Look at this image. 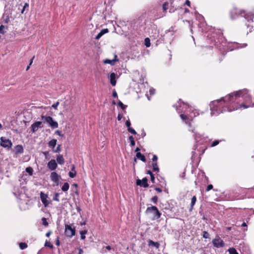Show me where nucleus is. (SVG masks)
<instances>
[{"label":"nucleus","mask_w":254,"mask_h":254,"mask_svg":"<svg viewBox=\"0 0 254 254\" xmlns=\"http://www.w3.org/2000/svg\"><path fill=\"white\" fill-rule=\"evenodd\" d=\"M241 95L243 97L244 99L246 101H250L251 100L252 97L248 94V90L246 89H244L242 90H239L236 93H232L229 94L228 96L225 97V98H222L220 100H218L217 102L223 100L224 102L231 101L232 98L234 97V96L240 97Z\"/></svg>","instance_id":"nucleus-1"},{"label":"nucleus","mask_w":254,"mask_h":254,"mask_svg":"<svg viewBox=\"0 0 254 254\" xmlns=\"http://www.w3.org/2000/svg\"><path fill=\"white\" fill-rule=\"evenodd\" d=\"M145 213L148 215L151 216L152 220L159 218L161 215L157 207L155 206L148 207L146 209Z\"/></svg>","instance_id":"nucleus-2"},{"label":"nucleus","mask_w":254,"mask_h":254,"mask_svg":"<svg viewBox=\"0 0 254 254\" xmlns=\"http://www.w3.org/2000/svg\"><path fill=\"white\" fill-rule=\"evenodd\" d=\"M41 119L44 122L47 123L49 126L53 128H56L58 127V123L56 121H54L53 118L50 116H44L43 114H42L41 116Z\"/></svg>","instance_id":"nucleus-3"},{"label":"nucleus","mask_w":254,"mask_h":254,"mask_svg":"<svg viewBox=\"0 0 254 254\" xmlns=\"http://www.w3.org/2000/svg\"><path fill=\"white\" fill-rule=\"evenodd\" d=\"M0 145L3 148L9 149L12 146V143L10 140L2 136L0 138Z\"/></svg>","instance_id":"nucleus-4"},{"label":"nucleus","mask_w":254,"mask_h":254,"mask_svg":"<svg viewBox=\"0 0 254 254\" xmlns=\"http://www.w3.org/2000/svg\"><path fill=\"white\" fill-rule=\"evenodd\" d=\"M65 234L69 238H71L75 234V228L72 227V225H65Z\"/></svg>","instance_id":"nucleus-5"},{"label":"nucleus","mask_w":254,"mask_h":254,"mask_svg":"<svg viewBox=\"0 0 254 254\" xmlns=\"http://www.w3.org/2000/svg\"><path fill=\"white\" fill-rule=\"evenodd\" d=\"M212 243L213 246L217 248H223L225 245L224 241L219 236L213 239Z\"/></svg>","instance_id":"nucleus-6"},{"label":"nucleus","mask_w":254,"mask_h":254,"mask_svg":"<svg viewBox=\"0 0 254 254\" xmlns=\"http://www.w3.org/2000/svg\"><path fill=\"white\" fill-rule=\"evenodd\" d=\"M42 122L41 121H37L34 123L31 126V130L32 132H35L39 128L43 127Z\"/></svg>","instance_id":"nucleus-7"},{"label":"nucleus","mask_w":254,"mask_h":254,"mask_svg":"<svg viewBox=\"0 0 254 254\" xmlns=\"http://www.w3.org/2000/svg\"><path fill=\"white\" fill-rule=\"evenodd\" d=\"M147 179L146 178H144L142 180H137L136 184L137 186H140L143 187L144 188H147L148 187V184L147 183Z\"/></svg>","instance_id":"nucleus-8"},{"label":"nucleus","mask_w":254,"mask_h":254,"mask_svg":"<svg viewBox=\"0 0 254 254\" xmlns=\"http://www.w3.org/2000/svg\"><path fill=\"white\" fill-rule=\"evenodd\" d=\"M47 197L48 195L47 194L44 193L43 192H41L40 198L45 207H47L49 204V202L47 200Z\"/></svg>","instance_id":"nucleus-9"},{"label":"nucleus","mask_w":254,"mask_h":254,"mask_svg":"<svg viewBox=\"0 0 254 254\" xmlns=\"http://www.w3.org/2000/svg\"><path fill=\"white\" fill-rule=\"evenodd\" d=\"M47 166L50 170L53 171L57 168L58 165L55 160L52 159L48 162Z\"/></svg>","instance_id":"nucleus-10"},{"label":"nucleus","mask_w":254,"mask_h":254,"mask_svg":"<svg viewBox=\"0 0 254 254\" xmlns=\"http://www.w3.org/2000/svg\"><path fill=\"white\" fill-rule=\"evenodd\" d=\"M50 177L51 180L53 182H55V183H58L59 182V178L60 176H59L56 172H53L51 174Z\"/></svg>","instance_id":"nucleus-11"},{"label":"nucleus","mask_w":254,"mask_h":254,"mask_svg":"<svg viewBox=\"0 0 254 254\" xmlns=\"http://www.w3.org/2000/svg\"><path fill=\"white\" fill-rule=\"evenodd\" d=\"M116 74L114 72H112L110 74V83L112 85V86H115L116 84Z\"/></svg>","instance_id":"nucleus-12"},{"label":"nucleus","mask_w":254,"mask_h":254,"mask_svg":"<svg viewBox=\"0 0 254 254\" xmlns=\"http://www.w3.org/2000/svg\"><path fill=\"white\" fill-rule=\"evenodd\" d=\"M109 32V30L107 28L102 29L95 37L96 40H99L103 35Z\"/></svg>","instance_id":"nucleus-13"},{"label":"nucleus","mask_w":254,"mask_h":254,"mask_svg":"<svg viewBox=\"0 0 254 254\" xmlns=\"http://www.w3.org/2000/svg\"><path fill=\"white\" fill-rule=\"evenodd\" d=\"M15 154H22L23 153L24 149L23 147L21 145H17L15 147Z\"/></svg>","instance_id":"nucleus-14"},{"label":"nucleus","mask_w":254,"mask_h":254,"mask_svg":"<svg viewBox=\"0 0 254 254\" xmlns=\"http://www.w3.org/2000/svg\"><path fill=\"white\" fill-rule=\"evenodd\" d=\"M117 58V55H115V59H113L112 60L106 59V60L104 61V62L105 64H109L111 65H114L115 64L116 62H117L118 61V59Z\"/></svg>","instance_id":"nucleus-15"},{"label":"nucleus","mask_w":254,"mask_h":254,"mask_svg":"<svg viewBox=\"0 0 254 254\" xmlns=\"http://www.w3.org/2000/svg\"><path fill=\"white\" fill-rule=\"evenodd\" d=\"M57 161L60 165H63L64 163V159L62 155H58L57 157Z\"/></svg>","instance_id":"nucleus-16"},{"label":"nucleus","mask_w":254,"mask_h":254,"mask_svg":"<svg viewBox=\"0 0 254 254\" xmlns=\"http://www.w3.org/2000/svg\"><path fill=\"white\" fill-rule=\"evenodd\" d=\"M148 245L149 246L154 247L156 248H159L160 247V244L158 242H154V241L150 240L148 241Z\"/></svg>","instance_id":"nucleus-17"},{"label":"nucleus","mask_w":254,"mask_h":254,"mask_svg":"<svg viewBox=\"0 0 254 254\" xmlns=\"http://www.w3.org/2000/svg\"><path fill=\"white\" fill-rule=\"evenodd\" d=\"M136 157L137 159H140L142 161L145 162L146 161V159L145 156L142 154L140 152H137L136 154Z\"/></svg>","instance_id":"nucleus-18"},{"label":"nucleus","mask_w":254,"mask_h":254,"mask_svg":"<svg viewBox=\"0 0 254 254\" xmlns=\"http://www.w3.org/2000/svg\"><path fill=\"white\" fill-rule=\"evenodd\" d=\"M28 7H29V4L27 2L24 3V5H23L22 7V9L21 10V13H24L25 11H26V13H27L28 11Z\"/></svg>","instance_id":"nucleus-19"},{"label":"nucleus","mask_w":254,"mask_h":254,"mask_svg":"<svg viewBox=\"0 0 254 254\" xmlns=\"http://www.w3.org/2000/svg\"><path fill=\"white\" fill-rule=\"evenodd\" d=\"M56 143H57V140L55 139H53L51 141H49L48 144H49V147L54 148V147L56 145Z\"/></svg>","instance_id":"nucleus-20"},{"label":"nucleus","mask_w":254,"mask_h":254,"mask_svg":"<svg viewBox=\"0 0 254 254\" xmlns=\"http://www.w3.org/2000/svg\"><path fill=\"white\" fill-rule=\"evenodd\" d=\"M196 201V198L195 196H193L191 198V200L190 211H191L193 209V205L195 204Z\"/></svg>","instance_id":"nucleus-21"},{"label":"nucleus","mask_w":254,"mask_h":254,"mask_svg":"<svg viewBox=\"0 0 254 254\" xmlns=\"http://www.w3.org/2000/svg\"><path fill=\"white\" fill-rule=\"evenodd\" d=\"M69 184L67 183H64V185L63 186L62 188V190L64 191H67L69 189Z\"/></svg>","instance_id":"nucleus-22"},{"label":"nucleus","mask_w":254,"mask_h":254,"mask_svg":"<svg viewBox=\"0 0 254 254\" xmlns=\"http://www.w3.org/2000/svg\"><path fill=\"white\" fill-rule=\"evenodd\" d=\"M228 251L229 252V254H238L236 249L234 248L229 249Z\"/></svg>","instance_id":"nucleus-23"},{"label":"nucleus","mask_w":254,"mask_h":254,"mask_svg":"<svg viewBox=\"0 0 254 254\" xmlns=\"http://www.w3.org/2000/svg\"><path fill=\"white\" fill-rule=\"evenodd\" d=\"M152 167L154 171L159 172V169L156 162L152 163Z\"/></svg>","instance_id":"nucleus-24"},{"label":"nucleus","mask_w":254,"mask_h":254,"mask_svg":"<svg viewBox=\"0 0 254 254\" xmlns=\"http://www.w3.org/2000/svg\"><path fill=\"white\" fill-rule=\"evenodd\" d=\"M87 233V230H84L80 232V234L81 235V239L82 240H84L85 238V234Z\"/></svg>","instance_id":"nucleus-25"},{"label":"nucleus","mask_w":254,"mask_h":254,"mask_svg":"<svg viewBox=\"0 0 254 254\" xmlns=\"http://www.w3.org/2000/svg\"><path fill=\"white\" fill-rule=\"evenodd\" d=\"M150 39L149 38H146L144 40V44L146 47H149L150 46Z\"/></svg>","instance_id":"nucleus-26"},{"label":"nucleus","mask_w":254,"mask_h":254,"mask_svg":"<svg viewBox=\"0 0 254 254\" xmlns=\"http://www.w3.org/2000/svg\"><path fill=\"white\" fill-rule=\"evenodd\" d=\"M27 247H28V245L25 243H19V247H20V249H21V250H24V249H26V248H27Z\"/></svg>","instance_id":"nucleus-27"},{"label":"nucleus","mask_w":254,"mask_h":254,"mask_svg":"<svg viewBox=\"0 0 254 254\" xmlns=\"http://www.w3.org/2000/svg\"><path fill=\"white\" fill-rule=\"evenodd\" d=\"M129 140L130 141V146H134L135 145V141L134 140V138L132 136H129Z\"/></svg>","instance_id":"nucleus-28"},{"label":"nucleus","mask_w":254,"mask_h":254,"mask_svg":"<svg viewBox=\"0 0 254 254\" xmlns=\"http://www.w3.org/2000/svg\"><path fill=\"white\" fill-rule=\"evenodd\" d=\"M26 171L30 175H32L33 174V169L31 167H28L26 168Z\"/></svg>","instance_id":"nucleus-29"},{"label":"nucleus","mask_w":254,"mask_h":254,"mask_svg":"<svg viewBox=\"0 0 254 254\" xmlns=\"http://www.w3.org/2000/svg\"><path fill=\"white\" fill-rule=\"evenodd\" d=\"M45 246L49 247L51 249L53 248V245L48 241L46 240L45 243Z\"/></svg>","instance_id":"nucleus-30"},{"label":"nucleus","mask_w":254,"mask_h":254,"mask_svg":"<svg viewBox=\"0 0 254 254\" xmlns=\"http://www.w3.org/2000/svg\"><path fill=\"white\" fill-rule=\"evenodd\" d=\"M118 104L123 110H125L127 107V106L124 105L123 103L120 101L118 102Z\"/></svg>","instance_id":"nucleus-31"},{"label":"nucleus","mask_w":254,"mask_h":254,"mask_svg":"<svg viewBox=\"0 0 254 254\" xmlns=\"http://www.w3.org/2000/svg\"><path fill=\"white\" fill-rule=\"evenodd\" d=\"M42 223H43V225L45 226H47L49 224L48 222H47V219L45 217H43L42 218Z\"/></svg>","instance_id":"nucleus-32"},{"label":"nucleus","mask_w":254,"mask_h":254,"mask_svg":"<svg viewBox=\"0 0 254 254\" xmlns=\"http://www.w3.org/2000/svg\"><path fill=\"white\" fill-rule=\"evenodd\" d=\"M168 5V2H165L163 4V10L164 11H165L168 9L167 6Z\"/></svg>","instance_id":"nucleus-33"},{"label":"nucleus","mask_w":254,"mask_h":254,"mask_svg":"<svg viewBox=\"0 0 254 254\" xmlns=\"http://www.w3.org/2000/svg\"><path fill=\"white\" fill-rule=\"evenodd\" d=\"M202 236L204 238L207 239L209 238V234L207 232L203 231Z\"/></svg>","instance_id":"nucleus-34"},{"label":"nucleus","mask_w":254,"mask_h":254,"mask_svg":"<svg viewBox=\"0 0 254 254\" xmlns=\"http://www.w3.org/2000/svg\"><path fill=\"white\" fill-rule=\"evenodd\" d=\"M127 130H128V131L130 133H132L133 134H136V132L135 131V130L134 129L131 128L130 127L128 128Z\"/></svg>","instance_id":"nucleus-35"},{"label":"nucleus","mask_w":254,"mask_h":254,"mask_svg":"<svg viewBox=\"0 0 254 254\" xmlns=\"http://www.w3.org/2000/svg\"><path fill=\"white\" fill-rule=\"evenodd\" d=\"M76 173L75 171H74V172H69L68 173L69 177L71 178H74L76 176Z\"/></svg>","instance_id":"nucleus-36"},{"label":"nucleus","mask_w":254,"mask_h":254,"mask_svg":"<svg viewBox=\"0 0 254 254\" xmlns=\"http://www.w3.org/2000/svg\"><path fill=\"white\" fill-rule=\"evenodd\" d=\"M180 117L182 119V120H183L184 121L188 120L189 119L187 116L184 115V114H181Z\"/></svg>","instance_id":"nucleus-37"},{"label":"nucleus","mask_w":254,"mask_h":254,"mask_svg":"<svg viewBox=\"0 0 254 254\" xmlns=\"http://www.w3.org/2000/svg\"><path fill=\"white\" fill-rule=\"evenodd\" d=\"M158 200V197L157 196H154L151 198V201L154 203L156 204Z\"/></svg>","instance_id":"nucleus-38"},{"label":"nucleus","mask_w":254,"mask_h":254,"mask_svg":"<svg viewBox=\"0 0 254 254\" xmlns=\"http://www.w3.org/2000/svg\"><path fill=\"white\" fill-rule=\"evenodd\" d=\"M59 193H56L55 195V197H54L53 199L55 201H57L58 202L60 201V199L59 198Z\"/></svg>","instance_id":"nucleus-39"},{"label":"nucleus","mask_w":254,"mask_h":254,"mask_svg":"<svg viewBox=\"0 0 254 254\" xmlns=\"http://www.w3.org/2000/svg\"><path fill=\"white\" fill-rule=\"evenodd\" d=\"M219 140H215L211 144V147H214V146H216L217 145H218L219 144Z\"/></svg>","instance_id":"nucleus-40"},{"label":"nucleus","mask_w":254,"mask_h":254,"mask_svg":"<svg viewBox=\"0 0 254 254\" xmlns=\"http://www.w3.org/2000/svg\"><path fill=\"white\" fill-rule=\"evenodd\" d=\"M60 103L59 102H57L56 103L54 104L52 107L54 108L55 109H57V107L59 106Z\"/></svg>","instance_id":"nucleus-41"},{"label":"nucleus","mask_w":254,"mask_h":254,"mask_svg":"<svg viewBox=\"0 0 254 254\" xmlns=\"http://www.w3.org/2000/svg\"><path fill=\"white\" fill-rule=\"evenodd\" d=\"M34 58V56L33 57V58L31 59L30 62V64H29V65L26 68V70H28L29 69L30 66L31 65V64L33 63V60Z\"/></svg>","instance_id":"nucleus-42"},{"label":"nucleus","mask_w":254,"mask_h":254,"mask_svg":"<svg viewBox=\"0 0 254 254\" xmlns=\"http://www.w3.org/2000/svg\"><path fill=\"white\" fill-rule=\"evenodd\" d=\"M213 188V186L212 185H209L207 186L206 190L209 191Z\"/></svg>","instance_id":"nucleus-43"},{"label":"nucleus","mask_w":254,"mask_h":254,"mask_svg":"<svg viewBox=\"0 0 254 254\" xmlns=\"http://www.w3.org/2000/svg\"><path fill=\"white\" fill-rule=\"evenodd\" d=\"M130 122L129 121V120H127L126 122V125L127 126V127L129 128L130 127Z\"/></svg>","instance_id":"nucleus-44"},{"label":"nucleus","mask_w":254,"mask_h":254,"mask_svg":"<svg viewBox=\"0 0 254 254\" xmlns=\"http://www.w3.org/2000/svg\"><path fill=\"white\" fill-rule=\"evenodd\" d=\"M4 28V26H3V25H0V33H2V34L4 33V31L3 30Z\"/></svg>","instance_id":"nucleus-45"},{"label":"nucleus","mask_w":254,"mask_h":254,"mask_svg":"<svg viewBox=\"0 0 254 254\" xmlns=\"http://www.w3.org/2000/svg\"><path fill=\"white\" fill-rule=\"evenodd\" d=\"M60 147H61V146L60 145H59L58 146V147H57L56 149H55L54 151L55 152H59L61 150Z\"/></svg>","instance_id":"nucleus-46"},{"label":"nucleus","mask_w":254,"mask_h":254,"mask_svg":"<svg viewBox=\"0 0 254 254\" xmlns=\"http://www.w3.org/2000/svg\"><path fill=\"white\" fill-rule=\"evenodd\" d=\"M235 12L237 13H238L240 14H242L243 13H244V11L242 10H238L237 9H235Z\"/></svg>","instance_id":"nucleus-47"},{"label":"nucleus","mask_w":254,"mask_h":254,"mask_svg":"<svg viewBox=\"0 0 254 254\" xmlns=\"http://www.w3.org/2000/svg\"><path fill=\"white\" fill-rule=\"evenodd\" d=\"M113 96L115 98H117L118 97L117 93L115 90H114L113 92Z\"/></svg>","instance_id":"nucleus-48"},{"label":"nucleus","mask_w":254,"mask_h":254,"mask_svg":"<svg viewBox=\"0 0 254 254\" xmlns=\"http://www.w3.org/2000/svg\"><path fill=\"white\" fill-rule=\"evenodd\" d=\"M123 115H122V114H119V115H118V120L119 121H120V120L122 119V118H123Z\"/></svg>","instance_id":"nucleus-49"},{"label":"nucleus","mask_w":254,"mask_h":254,"mask_svg":"<svg viewBox=\"0 0 254 254\" xmlns=\"http://www.w3.org/2000/svg\"><path fill=\"white\" fill-rule=\"evenodd\" d=\"M157 159H158L157 156L156 155H154L153 156V158H152V161L153 162L156 161L157 160Z\"/></svg>","instance_id":"nucleus-50"},{"label":"nucleus","mask_w":254,"mask_h":254,"mask_svg":"<svg viewBox=\"0 0 254 254\" xmlns=\"http://www.w3.org/2000/svg\"><path fill=\"white\" fill-rule=\"evenodd\" d=\"M150 177H151V181H152L153 183H154V180H155V177H154V175H153V174H151V175L150 176Z\"/></svg>","instance_id":"nucleus-51"},{"label":"nucleus","mask_w":254,"mask_h":254,"mask_svg":"<svg viewBox=\"0 0 254 254\" xmlns=\"http://www.w3.org/2000/svg\"><path fill=\"white\" fill-rule=\"evenodd\" d=\"M155 190L158 192H161L162 191V189L159 188H155Z\"/></svg>","instance_id":"nucleus-52"},{"label":"nucleus","mask_w":254,"mask_h":254,"mask_svg":"<svg viewBox=\"0 0 254 254\" xmlns=\"http://www.w3.org/2000/svg\"><path fill=\"white\" fill-rule=\"evenodd\" d=\"M56 244V245L57 246H59L60 245V241H59V237H58L57 239Z\"/></svg>","instance_id":"nucleus-53"},{"label":"nucleus","mask_w":254,"mask_h":254,"mask_svg":"<svg viewBox=\"0 0 254 254\" xmlns=\"http://www.w3.org/2000/svg\"><path fill=\"white\" fill-rule=\"evenodd\" d=\"M241 107H244V108H248L249 107L248 106H246L245 104H242L240 105Z\"/></svg>","instance_id":"nucleus-54"},{"label":"nucleus","mask_w":254,"mask_h":254,"mask_svg":"<svg viewBox=\"0 0 254 254\" xmlns=\"http://www.w3.org/2000/svg\"><path fill=\"white\" fill-rule=\"evenodd\" d=\"M185 4L190 6V1L189 0H186V2H185Z\"/></svg>","instance_id":"nucleus-55"},{"label":"nucleus","mask_w":254,"mask_h":254,"mask_svg":"<svg viewBox=\"0 0 254 254\" xmlns=\"http://www.w3.org/2000/svg\"><path fill=\"white\" fill-rule=\"evenodd\" d=\"M52 232L51 231H49L48 232H47L46 234V236L47 237H49L50 235L51 234Z\"/></svg>","instance_id":"nucleus-56"},{"label":"nucleus","mask_w":254,"mask_h":254,"mask_svg":"<svg viewBox=\"0 0 254 254\" xmlns=\"http://www.w3.org/2000/svg\"><path fill=\"white\" fill-rule=\"evenodd\" d=\"M106 249L109 251V250H111V247L110 246H108L106 247Z\"/></svg>","instance_id":"nucleus-57"},{"label":"nucleus","mask_w":254,"mask_h":254,"mask_svg":"<svg viewBox=\"0 0 254 254\" xmlns=\"http://www.w3.org/2000/svg\"><path fill=\"white\" fill-rule=\"evenodd\" d=\"M147 174H149V175L151 176V174H153V173H152V172H151V171L148 170V171H147Z\"/></svg>","instance_id":"nucleus-58"},{"label":"nucleus","mask_w":254,"mask_h":254,"mask_svg":"<svg viewBox=\"0 0 254 254\" xmlns=\"http://www.w3.org/2000/svg\"><path fill=\"white\" fill-rule=\"evenodd\" d=\"M247 224L246 223L244 222L242 224V226L243 227H245V226H247Z\"/></svg>","instance_id":"nucleus-59"},{"label":"nucleus","mask_w":254,"mask_h":254,"mask_svg":"<svg viewBox=\"0 0 254 254\" xmlns=\"http://www.w3.org/2000/svg\"><path fill=\"white\" fill-rule=\"evenodd\" d=\"M74 169H75V167H74V166H73L72 168H71V171H73L74 170Z\"/></svg>","instance_id":"nucleus-60"},{"label":"nucleus","mask_w":254,"mask_h":254,"mask_svg":"<svg viewBox=\"0 0 254 254\" xmlns=\"http://www.w3.org/2000/svg\"><path fill=\"white\" fill-rule=\"evenodd\" d=\"M80 224H81V225H85V222H81V223H80Z\"/></svg>","instance_id":"nucleus-61"},{"label":"nucleus","mask_w":254,"mask_h":254,"mask_svg":"<svg viewBox=\"0 0 254 254\" xmlns=\"http://www.w3.org/2000/svg\"><path fill=\"white\" fill-rule=\"evenodd\" d=\"M139 150H140V149H139V148H138V147H137V148H136V149H135V151H139Z\"/></svg>","instance_id":"nucleus-62"},{"label":"nucleus","mask_w":254,"mask_h":254,"mask_svg":"<svg viewBox=\"0 0 254 254\" xmlns=\"http://www.w3.org/2000/svg\"><path fill=\"white\" fill-rule=\"evenodd\" d=\"M244 17H245V18L246 19H247V18H248V16H247V15H244Z\"/></svg>","instance_id":"nucleus-63"},{"label":"nucleus","mask_w":254,"mask_h":254,"mask_svg":"<svg viewBox=\"0 0 254 254\" xmlns=\"http://www.w3.org/2000/svg\"><path fill=\"white\" fill-rule=\"evenodd\" d=\"M73 186H74V187H75L76 188L77 187V185L76 184H74Z\"/></svg>","instance_id":"nucleus-64"}]
</instances>
